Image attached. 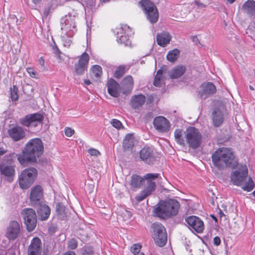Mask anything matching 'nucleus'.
<instances>
[{"instance_id":"nucleus-1","label":"nucleus","mask_w":255,"mask_h":255,"mask_svg":"<svg viewBox=\"0 0 255 255\" xmlns=\"http://www.w3.org/2000/svg\"><path fill=\"white\" fill-rule=\"evenodd\" d=\"M43 151V146L41 140L38 138H33L27 143L24 150L17 155V160L22 165L28 162H34L42 154Z\"/></svg>"},{"instance_id":"nucleus-2","label":"nucleus","mask_w":255,"mask_h":255,"mask_svg":"<svg viewBox=\"0 0 255 255\" xmlns=\"http://www.w3.org/2000/svg\"><path fill=\"white\" fill-rule=\"evenodd\" d=\"M214 165L219 169L227 167L234 168L238 164L234 152L231 148L221 147L217 149L212 156Z\"/></svg>"},{"instance_id":"nucleus-3","label":"nucleus","mask_w":255,"mask_h":255,"mask_svg":"<svg viewBox=\"0 0 255 255\" xmlns=\"http://www.w3.org/2000/svg\"><path fill=\"white\" fill-rule=\"evenodd\" d=\"M180 204L174 199L160 201L154 208L153 214L162 219H167L176 215Z\"/></svg>"},{"instance_id":"nucleus-4","label":"nucleus","mask_w":255,"mask_h":255,"mask_svg":"<svg viewBox=\"0 0 255 255\" xmlns=\"http://www.w3.org/2000/svg\"><path fill=\"white\" fill-rule=\"evenodd\" d=\"M248 175L247 166L241 165L231 174V181L234 185L241 186L244 190L251 191L254 189L255 184L252 179Z\"/></svg>"},{"instance_id":"nucleus-5","label":"nucleus","mask_w":255,"mask_h":255,"mask_svg":"<svg viewBox=\"0 0 255 255\" xmlns=\"http://www.w3.org/2000/svg\"><path fill=\"white\" fill-rule=\"evenodd\" d=\"M37 176V170L33 167L23 170L19 175V185L22 189L28 188L34 182Z\"/></svg>"},{"instance_id":"nucleus-6","label":"nucleus","mask_w":255,"mask_h":255,"mask_svg":"<svg viewBox=\"0 0 255 255\" xmlns=\"http://www.w3.org/2000/svg\"><path fill=\"white\" fill-rule=\"evenodd\" d=\"M158 173H147L144 175V178L146 180V185L143 190L135 197L138 202H140L144 199L147 196L150 195L155 190L156 183L154 180L158 178Z\"/></svg>"},{"instance_id":"nucleus-7","label":"nucleus","mask_w":255,"mask_h":255,"mask_svg":"<svg viewBox=\"0 0 255 255\" xmlns=\"http://www.w3.org/2000/svg\"><path fill=\"white\" fill-rule=\"evenodd\" d=\"M153 238L155 243L159 247L164 246L167 239L164 227L159 223H154L151 225Z\"/></svg>"},{"instance_id":"nucleus-8","label":"nucleus","mask_w":255,"mask_h":255,"mask_svg":"<svg viewBox=\"0 0 255 255\" xmlns=\"http://www.w3.org/2000/svg\"><path fill=\"white\" fill-rule=\"evenodd\" d=\"M185 137L186 143L191 148L196 149L200 146L202 136L198 129L194 127L187 128Z\"/></svg>"},{"instance_id":"nucleus-9","label":"nucleus","mask_w":255,"mask_h":255,"mask_svg":"<svg viewBox=\"0 0 255 255\" xmlns=\"http://www.w3.org/2000/svg\"><path fill=\"white\" fill-rule=\"evenodd\" d=\"M139 3L143 8L147 19L152 23H156L158 19V12L154 3L148 0H142Z\"/></svg>"},{"instance_id":"nucleus-10","label":"nucleus","mask_w":255,"mask_h":255,"mask_svg":"<svg viewBox=\"0 0 255 255\" xmlns=\"http://www.w3.org/2000/svg\"><path fill=\"white\" fill-rule=\"evenodd\" d=\"M117 40L118 43L123 44L125 46L130 45L129 37L132 35L130 27L127 25H121L116 29Z\"/></svg>"},{"instance_id":"nucleus-11","label":"nucleus","mask_w":255,"mask_h":255,"mask_svg":"<svg viewBox=\"0 0 255 255\" xmlns=\"http://www.w3.org/2000/svg\"><path fill=\"white\" fill-rule=\"evenodd\" d=\"M27 229L29 231H33L37 223V217L35 211L31 208H25L21 213Z\"/></svg>"},{"instance_id":"nucleus-12","label":"nucleus","mask_w":255,"mask_h":255,"mask_svg":"<svg viewBox=\"0 0 255 255\" xmlns=\"http://www.w3.org/2000/svg\"><path fill=\"white\" fill-rule=\"evenodd\" d=\"M43 119L42 115L39 113H34L25 116L19 120V123L25 127H36L40 124Z\"/></svg>"},{"instance_id":"nucleus-13","label":"nucleus","mask_w":255,"mask_h":255,"mask_svg":"<svg viewBox=\"0 0 255 255\" xmlns=\"http://www.w3.org/2000/svg\"><path fill=\"white\" fill-rule=\"evenodd\" d=\"M61 29L68 32V35L73 34L76 31L75 17L71 15H66L61 19Z\"/></svg>"},{"instance_id":"nucleus-14","label":"nucleus","mask_w":255,"mask_h":255,"mask_svg":"<svg viewBox=\"0 0 255 255\" xmlns=\"http://www.w3.org/2000/svg\"><path fill=\"white\" fill-rule=\"evenodd\" d=\"M43 188L40 185H36L31 189L29 200L33 206L38 205L43 203Z\"/></svg>"},{"instance_id":"nucleus-15","label":"nucleus","mask_w":255,"mask_h":255,"mask_svg":"<svg viewBox=\"0 0 255 255\" xmlns=\"http://www.w3.org/2000/svg\"><path fill=\"white\" fill-rule=\"evenodd\" d=\"M7 134L8 136L14 141L22 139L26 134L24 129L18 125L10 127L7 130Z\"/></svg>"},{"instance_id":"nucleus-16","label":"nucleus","mask_w":255,"mask_h":255,"mask_svg":"<svg viewBox=\"0 0 255 255\" xmlns=\"http://www.w3.org/2000/svg\"><path fill=\"white\" fill-rule=\"evenodd\" d=\"M78 61L75 64V71L78 75H82L87 69L90 57L88 54L84 52L79 57Z\"/></svg>"},{"instance_id":"nucleus-17","label":"nucleus","mask_w":255,"mask_h":255,"mask_svg":"<svg viewBox=\"0 0 255 255\" xmlns=\"http://www.w3.org/2000/svg\"><path fill=\"white\" fill-rule=\"evenodd\" d=\"M20 232L19 224L15 221L9 223L7 227L5 236L9 240H14L19 236Z\"/></svg>"},{"instance_id":"nucleus-18","label":"nucleus","mask_w":255,"mask_h":255,"mask_svg":"<svg viewBox=\"0 0 255 255\" xmlns=\"http://www.w3.org/2000/svg\"><path fill=\"white\" fill-rule=\"evenodd\" d=\"M186 222L195 231L198 233H202L204 229L203 221L199 217L191 216L186 219Z\"/></svg>"},{"instance_id":"nucleus-19","label":"nucleus","mask_w":255,"mask_h":255,"mask_svg":"<svg viewBox=\"0 0 255 255\" xmlns=\"http://www.w3.org/2000/svg\"><path fill=\"white\" fill-rule=\"evenodd\" d=\"M216 91L215 86L211 82L202 84L199 90V95L202 99H206L211 95L214 94Z\"/></svg>"},{"instance_id":"nucleus-20","label":"nucleus","mask_w":255,"mask_h":255,"mask_svg":"<svg viewBox=\"0 0 255 255\" xmlns=\"http://www.w3.org/2000/svg\"><path fill=\"white\" fill-rule=\"evenodd\" d=\"M153 124L155 129L160 132H167L170 128L169 121L163 116L155 117Z\"/></svg>"},{"instance_id":"nucleus-21","label":"nucleus","mask_w":255,"mask_h":255,"mask_svg":"<svg viewBox=\"0 0 255 255\" xmlns=\"http://www.w3.org/2000/svg\"><path fill=\"white\" fill-rule=\"evenodd\" d=\"M225 113L226 109L224 105L215 109L212 114V120L214 126L219 127L223 123Z\"/></svg>"},{"instance_id":"nucleus-22","label":"nucleus","mask_w":255,"mask_h":255,"mask_svg":"<svg viewBox=\"0 0 255 255\" xmlns=\"http://www.w3.org/2000/svg\"><path fill=\"white\" fill-rule=\"evenodd\" d=\"M140 159L148 164H153L155 160V157L153 150L150 147H143L139 153Z\"/></svg>"},{"instance_id":"nucleus-23","label":"nucleus","mask_w":255,"mask_h":255,"mask_svg":"<svg viewBox=\"0 0 255 255\" xmlns=\"http://www.w3.org/2000/svg\"><path fill=\"white\" fill-rule=\"evenodd\" d=\"M42 243L38 238H33L28 248V255H40Z\"/></svg>"},{"instance_id":"nucleus-24","label":"nucleus","mask_w":255,"mask_h":255,"mask_svg":"<svg viewBox=\"0 0 255 255\" xmlns=\"http://www.w3.org/2000/svg\"><path fill=\"white\" fill-rule=\"evenodd\" d=\"M0 171L8 182H11L13 181L15 176V170L12 166L1 165H0Z\"/></svg>"},{"instance_id":"nucleus-25","label":"nucleus","mask_w":255,"mask_h":255,"mask_svg":"<svg viewBox=\"0 0 255 255\" xmlns=\"http://www.w3.org/2000/svg\"><path fill=\"white\" fill-rule=\"evenodd\" d=\"M107 86L108 93L112 97H118L120 95V85L114 79L108 81Z\"/></svg>"},{"instance_id":"nucleus-26","label":"nucleus","mask_w":255,"mask_h":255,"mask_svg":"<svg viewBox=\"0 0 255 255\" xmlns=\"http://www.w3.org/2000/svg\"><path fill=\"white\" fill-rule=\"evenodd\" d=\"M37 206H38L37 212L39 218L42 221L47 220L51 212V210L49 206L44 202L40 203Z\"/></svg>"},{"instance_id":"nucleus-27","label":"nucleus","mask_w":255,"mask_h":255,"mask_svg":"<svg viewBox=\"0 0 255 255\" xmlns=\"http://www.w3.org/2000/svg\"><path fill=\"white\" fill-rule=\"evenodd\" d=\"M123 93L124 94H129L133 87V80L130 75L125 77L122 82Z\"/></svg>"},{"instance_id":"nucleus-28","label":"nucleus","mask_w":255,"mask_h":255,"mask_svg":"<svg viewBox=\"0 0 255 255\" xmlns=\"http://www.w3.org/2000/svg\"><path fill=\"white\" fill-rule=\"evenodd\" d=\"M145 101V97L140 94L133 96L130 99V105L134 109H138L141 107Z\"/></svg>"},{"instance_id":"nucleus-29","label":"nucleus","mask_w":255,"mask_h":255,"mask_svg":"<svg viewBox=\"0 0 255 255\" xmlns=\"http://www.w3.org/2000/svg\"><path fill=\"white\" fill-rule=\"evenodd\" d=\"M171 38V37L169 33L165 31L158 33L156 36L157 44L162 47H164L168 44Z\"/></svg>"},{"instance_id":"nucleus-30","label":"nucleus","mask_w":255,"mask_h":255,"mask_svg":"<svg viewBox=\"0 0 255 255\" xmlns=\"http://www.w3.org/2000/svg\"><path fill=\"white\" fill-rule=\"evenodd\" d=\"M185 71V66H177L169 71V74L171 79H176L183 75Z\"/></svg>"},{"instance_id":"nucleus-31","label":"nucleus","mask_w":255,"mask_h":255,"mask_svg":"<svg viewBox=\"0 0 255 255\" xmlns=\"http://www.w3.org/2000/svg\"><path fill=\"white\" fill-rule=\"evenodd\" d=\"M242 9L244 12L253 15L255 13V1L248 0L242 6Z\"/></svg>"},{"instance_id":"nucleus-32","label":"nucleus","mask_w":255,"mask_h":255,"mask_svg":"<svg viewBox=\"0 0 255 255\" xmlns=\"http://www.w3.org/2000/svg\"><path fill=\"white\" fill-rule=\"evenodd\" d=\"M135 140L133 135L128 134L126 135L123 142V147L125 150H130L134 146Z\"/></svg>"},{"instance_id":"nucleus-33","label":"nucleus","mask_w":255,"mask_h":255,"mask_svg":"<svg viewBox=\"0 0 255 255\" xmlns=\"http://www.w3.org/2000/svg\"><path fill=\"white\" fill-rule=\"evenodd\" d=\"M144 180H146L144 178V176L143 177H141L137 175H133L131 176L130 185L134 188H139Z\"/></svg>"},{"instance_id":"nucleus-34","label":"nucleus","mask_w":255,"mask_h":255,"mask_svg":"<svg viewBox=\"0 0 255 255\" xmlns=\"http://www.w3.org/2000/svg\"><path fill=\"white\" fill-rule=\"evenodd\" d=\"M180 51L177 49L170 51L167 56V59L171 62H174L179 56Z\"/></svg>"},{"instance_id":"nucleus-35","label":"nucleus","mask_w":255,"mask_h":255,"mask_svg":"<svg viewBox=\"0 0 255 255\" xmlns=\"http://www.w3.org/2000/svg\"><path fill=\"white\" fill-rule=\"evenodd\" d=\"M163 71L161 69H159L156 73L154 78L153 84L156 87H160L163 82V79L162 77Z\"/></svg>"},{"instance_id":"nucleus-36","label":"nucleus","mask_w":255,"mask_h":255,"mask_svg":"<svg viewBox=\"0 0 255 255\" xmlns=\"http://www.w3.org/2000/svg\"><path fill=\"white\" fill-rule=\"evenodd\" d=\"M182 130L180 129H177L174 131V137L175 141L179 144L184 146L185 141L183 138H182Z\"/></svg>"},{"instance_id":"nucleus-37","label":"nucleus","mask_w":255,"mask_h":255,"mask_svg":"<svg viewBox=\"0 0 255 255\" xmlns=\"http://www.w3.org/2000/svg\"><path fill=\"white\" fill-rule=\"evenodd\" d=\"M91 75L96 78L100 77L102 74V69L99 65H94L91 68Z\"/></svg>"},{"instance_id":"nucleus-38","label":"nucleus","mask_w":255,"mask_h":255,"mask_svg":"<svg viewBox=\"0 0 255 255\" xmlns=\"http://www.w3.org/2000/svg\"><path fill=\"white\" fill-rule=\"evenodd\" d=\"M126 72V67L123 65L119 66L116 70L114 76L117 78L121 77Z\"/></svg>"},{"instance_id":"nucleus-39","label":"nucleus","mask_w":255,"mask_h":255,"mask_svg":"<svg viewBox=\"0 0 255 255\" xmlns=\"http://www.w3.org/2000/svg\"><path fill=\"white\" fill-rule=\"evenodd\" d=\"M18 89L16 86H13L12 88H10V98L12 101H17L18 99L17 94Z\"/></svg>"},{"instance_id":"nucleus-40","label":"nucleus","mask_w":255,"mask_h":255,"mask_svg":"<svg viewBox=\"0 0 255 255\" xmlns=\"http://www.w3.org/2000/svg\"><path fill=\"white\" fill-rule=\"evenodd\" d=\"M56 211L58 215L60 216L61 217H64L65 213V207L60 203H58L56 205Z\"/></svg>"},{"instance_id":"nucleus-41","label":"nucleus","mask_w":255,"mask_h":255,"mask_svg":"<svg viewBox=\"0 0 255 255\" xmlns=\"http://www.w3.org/2000/svg\"><path fill=\"white\" fill-rule=\"evenodd\" d=\"M111 124L115 128L120 129L123 128L122 123L118 120L112 119L110 122Z\"/></svg>"},{"instance_id":"nucleus-42","label":"nucleus","mask_w":255,"mask_h":255,"mask_svg":"<svg viewBox=\"0 0 255 255\" xmlns=\"http://www.w3.org/2000/svg\"><path fill=\"white\" fill-rule=\"evenodd\" d=\"M141 248V246L140 245L134 244L131 247L130 251L134 255H136L140 253Z\"/></svg>"},{"instance_id":"nucleus-43","label":"nucleus","mask_w":255,"mask_h":255,"mask_svg":"<svg viewBox=\"0 0 255 255\" xmlns=\"http://www.w3.org/2000/svg\"><path fill=\"white\" fill-rule=\"evenodd\" d=\"M78 245L77 241L74 239H71L68 243V248L71 250L75 249Z\"/></svg>"},{"instance_id":"nucleus-44","label":"nucleus","mask_w":255,"mask_h":255,"mask_svg":"<svg viewBox=\"0 0 255 255\" xmlns=\"http://www.w3.org/2000/svg\"><path fill=\"white\" fill-rule=\"evenodd\" d=\"M121 213H122V215H121L123 217V218L125 220L130 219V218L132 216V214L130 211H128L125 209H123Z\"/></svg>"},{"instance_id":"nucleus-45","label":"nucleus","mask_w":255,"mask_h":255,"mask_svg":"<svg viewBox=\"0 0 255 255\" xmlns=\"http://www.w3.org/2000/svg\"><path fill=\"white\" fill-rule=\"evenodd\" d=\"M63 43L65 47H69L72 43V40L69 36L63 37Z\"/></svg>"},{"instance_id":"nucleus-46","label":"nucleus","mask_w":255,"mask_h":255,"mask_svg":"<svg viewBox=\"0 0 255 255\" xmlns=\"http://www.w3.org/2000/svg\"><path fill=\"white\" fill-rule=\"evenodd\" d=\"M27 72L32 78H37V73L34 71V70L31 68H27Z\"/></svg>"},{"instance_id":"nucleus-47","label":"nucleus","mask_w":255,"mask_h":255,"mask_svg":"<svg viewBox=\"0 0 255 255\" xmlns=\"http://www.w3.org/2000/svg\"><path fill=\"white\" fill-rule=\"evenodd\" d=\"M8 24L9 26H12L17 22V20L15 15H10L8 19Z\"/></svg>"},{"instance_id":"nucleus-48","label":"nucleus","mask_w":255,"mask_h":255,"mask_svg":"<svg viewBox=\"0 0 255 255\" xmlns=\"http://www.w3.org/2000/svg\"><path fill=\"white\" fill-rule=\"evenodd\" d=\"M74 129L68 127L65 128V134L67 136L70 137L74 134Z\"/></svg>"},{"instance_id":"nucleus-49","label":"nucleus","mask_w":255,"mask_h":255,"mask_svg":"<svg viewBox=\"0 0 255 255\" xmlns=\"http://www.w3.org/2000/svg\"><path fill=\"white\" fill-rule=\"evenodd\" d=\"M88 153L92 156H97L100 155V152L94 148H91L88 150Z\"/></svg>"},{"instance_id":"nucleus-50","label":"nucleus","mask_w":255,"mask_h":255,"mask_svg":"<svg viewBox=\"0 0 255 255\" xmlns=\"http://www.w3.org/2000/svg\"><path fill=\"white\" fill-rule=\"evenodd\" d=\"M194 3L199 8H202L206 7V5L205 4L197 0H195L194 1Z\"/></svg>"},{"instance_id":"nucleus-51","label":"nucleus","mask_w":255,"mask_h":255,"mask_svg":"<svg viewBox=\"0 0 255 255\" xmlns=\"http://www.w3.org/2000/svg\"><path fill=\"white\" fill-rule=\"evenodd\" d=\"M214 245L218 246L221 243L220 238L218 237H215L213 240Z\"/></svg>"},{"instance_id":"nucleus-52","label":"nucleus","mask_w":255,"mask_h":255,"mask_svg":"<svg viewBox=\"0 0 255 255\" xmlns=\"http://www.w3.org/2000/svg\"><path fill=\"white\" fill-rule=\"evenodd\" d=\"M93 254V251L91 249L89 248H87L85 250V252L83 253V255H92Z\"/></svg>"},{"instance_id":"nucleus-53","label":"nucleus","mask_w":255,"mask_h":255,"mask_svg":"<svg viewBox=\"0 0 255 255\" xmlns=\"http://www.w3.org/2000/svg\"><path fill=\"white\" fill-rule=\"evenodd\" d=\"M182 11H185L184 12V13L183 14H181V16L183 17L184 16H186L187 13H188V11L185 8V7L183 8V9H182Z\"/></svg>"},{"instance_id":"nucleus-54","label":"nucleus","mask_w":255,"mask_h":255,"mask_svg":"<svg viewBox=\"0 0 255 255\" xmlns=\"http://www.w3.org/2000/svg\"><path fill=\"white\" fill-rule=\"evenodd\" d=\"M65 254H67L68 255H76L75 252L73 251H68L65 253Z\"/></svg>"},{"instance_id":"nucleus-55","label":"nucleus","mask_w":255,"mask_h":255,"mask_svg":"<svg viewBox=\"0 0 255 255\" xmlns=\"http://www.w3.org/2000/svg\"><path fill=\"white\" fill-rule=\"evenodd\" d=\"M84 83L87 85H89L91 84V82L89 80H85Z\"/></svg>"},{"instance_id":"nucleus-56","label":"nucleus","mask_w":255,"mask_h":255,"mask_svg":"<svg viewBox=\"0 0 255 255\" xmlns=\"http://www.w3.org/2000/svg\"><path fill=\"white\" fill-rule=\"evenodd\" d=\"M40 63L41 65H42V66L44 65V60L42 59V58H40Z\"/></svg>"},{"instance_id":"nucleus-57","label":"nucleus","mask_w":255,"mask_h":255,"mask_svg":"<svg viewBox=\"0 0 255 255\" xmlns=\"http://www.w3.org/2000/svg\"><path fill=\"white\" fill-rule=\"evenodd\" d=\"M41 0H33V1L34 3H39Z\"/></svg>"},{"instance_id":"nucleus-58","label":"nucleus","mask_w":255,"mask_h":255,"mask_svg":"<svg viewBox=\"0 0 255 255\" xmlns=\"http://www.w3.org/2000/svg\"><path fill=\"white\" fill-rule=\"evenodd\" d=\"M230 3H233L236 0H227Z\"/></svg>"},{"instance_id":"nucleus-59","label":"nucleus","mask_w":255,"mask_h":255,"mask_svg":"<svg viewBox=\"0 0 255 255\" xmlns=\"http://www.w3.org/2000/svg\"><path fill=\"white\" fill-rule=\"evenodd\" d=\"M220 215L221 217L225 216L224 214L223 213V212L221 210L220 211Z\"/></svg>"},{"instance_id":"nucleus-60","label":"nucleus","mask_w":255,"mask_h":255,"mask_svg":"<svg viewBox=\"0 0 255 255\" xmlns=\"http://www.w3.org/2000/svg\"><path fill=\"white\" fill-rule=\"evenodd\" d=\"M249 88H250V89L251 90H254V87H253L252 86H251V85H250V86H249Z\"/></svg>"},{"instance_id":"nucleus-61","label":"nucleus","mask_w":255,"mask_h":255,"mask_svg":"<svg viewBox=\"0 0 255 255\" xmlns=\"http://www.w3.org/2000/svg\"><path fill=\"white\" fill-rule=\"evenodd\" d=\"M136 255H144V254L142 252H140L138 254H136Z\"/></svg>"},{"instance_id":"nucleus-62","label":"nucleus","mask_w":255,"mask_h":255,"mask_svg":"<svg viewBox=\"0 0 255 255\" xmlns=\"http://www.w3.org/2000/svg\"><path fill=\"white\" fill-rule=\"evenodd\" d=\"M253 194L255 197V190L253 192Z\"/></svg>"},{"instance_id":"nucleus-63","label":"nucleus","mask_w":255,"mask_h":255,"mask_svg":"<svg viewBox=\"0 0 255 255\" xmlns=\"http://www.w3.org/2000/svg\"><path fill=\"white\" fill-rule=\"evenodd\" d=\"M213 219H215L216 221H217V219L215 217L213 216Z\"/></svg>"},{"instance_id":"nucleus-64","label":"nucleus","mask_w":255,"mask_h":255,"mask_svg":"<svg viewBox=\"0 0 255 255\" xmlns=\"http://www.w3.org/2000/svg\"><path fill=\"white\" fill-rule=\"evenodd\" d=\"M91 188H92V189H93V188H94V186H93V185H91Z\"/></svg>"}]
</instances>
